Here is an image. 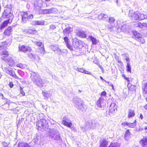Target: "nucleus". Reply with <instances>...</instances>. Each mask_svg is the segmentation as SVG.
Wrapping results in <instances>:
<instances>
[{"instance_id": "obj_55", "label": "nucleus", "mask_w": 147, "mask_h": 147, "mask_svg": "<svg viewBox=\"0 0 147 147\" xmlns=\"http://www.w3.org/2000/svg\"><path fill=\"white\" fill-rule=\"evenodd\" d=\"M125 60H126L127 62V63H129V59L128 57H126L125 58Z\"/></svg>"}, {"instance_id": "obj_15", "label": "nucleus", "mask_w": 147, "mask_h": 147, "mask_svg": "<svg viewBox=\"0 0 147 147\" xmlns=\"http://www.w3.org/2000/svg\"><path fill=\"white\" fill-rule=\"evenodd\" d=\"M19 48L20 51L23 52H25L27 51H30L31 50L30 47L24 45H22L21 47L19 46Z\"/></svg>"}, {"instance_id": "obj_18", "label": "nucleus", "mask_w": 147, "mask_h": 147, "mask_svg": "<svg viewBox=\"0 0 147 147\" xmlns=\"http://www.w3.org/2000/svg\"><path fill=\"white\" fill-rule=\"evenodd\" d=\"M11 42V40L10 39L9 40V42H8L7 40H6L4 42H3L2 43L1 45L0 46V50L6 48L7 45H10Z\"/></svg>"}, {"instance_id": "obj_5", "label": "nucleus", "mask_w": 147, "mask_h": 147, "mask_svg": "<svg viewBox=\"0 0 147 147\" xmlns=\"http://www.w3.org/2000/svg\"><path fill=\"white\" fill-rule=\"evenodd\" d=\"M73 103L75 107L78 109L82 111L84 110L83 102L81 99L77 98H74Z\"/></svg>"}, {"instance_id": "obj_53", "label": "nucleus", "mask_w": 147, "mask_h": 147, "mask_svg": "<svg viewBox=\"0 0 147 147\" xmlns=\"http://www.w3.org/2000/svg\"><path fill=\"white\" fill-rule=\"evenodd\" d=\"M106 94V92L105 91H104L101 92V95L102 96H105Z\"/></svg>"}, {"instance_id": "obj_3", "label": "nucleus", "mask_w": 147, "mask_h": 147, "mask_svg": "<svg viewBox=\"0 0 147 147\" xmlns=\"http://www.w3.org/2000/svg\"><path fill=\"white\" fill-rule=\"evenodd\" d=\"M49 136V138L53 140L60 141L61 140L60 133L55 128L50 129Z\"/></svg>"}, {"instance_id": "obj_35", "label": "nucleus", "mask_w": 147, "mask_h": 147, "mask_svg": "<svg viewBox=\"0 0 147 147\" xmlns=\"http://www.w3.org/2000/svg\"><path fill=\"white\" fill-rule=\"evenodd\" d=\"M77 70L78 71L81 73H84L85 74H90V72L84 70L82 68H78Z\"/></svg>"}, {"instance_id": "obj_23", "label": "nucleus", "mask_w": 147, "mask_h": 147, "mask_svg": "<svg viewBox=\"0 0 147 147\" xmlns=\"http://www.w3.org/2000/svg\"><path fill=\"white\" fill-rule=\"evenodd\" d=\"M31 24L33 25H44L45 22L44 21H32Z\"/></svg>"}, {"instance_id": "obj_64", "label": "nucleus", "mask_w": 147, "mask_h": 147, "mask_svg": "<svg viewBox=\"0 0 147 147\" xmlns=\"http://www.w3.org/2000/svg\"><path fill=\"white\" fill-rule=\"evenodd\" d=\"M5 147H8L7 146H5Z\"/></svg>"}, {"instance_id": "obj_57", "label": "nucleus", "mask_w": 147, "mask_h": 147, "mask_svg": "<svg viewBox=\"0 0 147 147\" xmlns=\"http://www.w3.org/2000/svg\"><path fill=\"white\" fill-rule=\"evenodd\" d=\"M144 108L146 109L147 110V104H146V105H145V106H144Z\"/></svg>"}, {"instance_id": "obj_58", "label": "nucleus", "mask_w": 147, "mask_h": 147, "mask_svg": "<svg viewBox=\"0 0 147 147\" xmlns=\"http://www.w3.org/2000/svg\"><path fill=\"white\" fill-rule=\"evenodd\" d=\"M100 78L102 80H104V79L103 78H102V77H101V76H100Z\"/></svg>"}, {"instance_id": "obj_43", "label": "nucleus", "mask_w": 147, "mask_h": 147, "mask_svg": "<svg viewBox=\"0 0 147 147\" xmlns=\"http://www.w3.org/2000/svg\"><path fill=\"white\" fill-rule=\"evenodd\" d=\"M138 41L142 44H143L145 42L144 39L141 37L138 39Z\"/></svg>"}, {"instance_id": "obj_37", "label": "nucleus", "mask_w": 147, "mask_h": 147, "mask_svg": "<svg viewBox=\"0 0 147 147\" xmlns=\"http://www.w3.org/2000/svg\"><path fill=\"white\" fill-rule=\"evenodd\" d=\"M120 144L119 143L114 142L112 143L109 146V147H119Z\"/></svg>"}, {"instance_id": "obj_63", "label": "nucleus", "mask_w": 147, "mask_h": 147, "mask_svg": "<svg viewBox=\"0 0 147 147\" xmlns=\"http://www.w3.org/2000/svg\"><path fill=\"white\" fill-rule=\"evenodd\" d=\"M118 1V0H116V3H117H117Z\"/></svg>"}, {"instance_id": "obj_36", "label": "nucleus", "mask_w": 147, "mask_h": 147, "mask_svg": "<svg viewBox=\"0 0 147 147\" xmlns=\"http://www.w3.org/2000/svg\"><path fill=\"white\" fill-rule=\"evenodd\" d=\"M96 124L94 121H91L90 122H89L88 127L94 129L96 127Z\"/></svg>"}, {"instance_id": "obj_51", "label": "nucleus", "mask_w": 147, "mask_h": 147, "mask_svg": "<svg viewBox=\"0 0 147 147\" xmlns=\"http://www.w3.org/2000/svg\"><path fill=\"white\" fill-rule=\"evenodd\" d=\"M28 56L29 57L31 58H32V57H37L38 58L39 57L38 56H37V55L36 56V55H32L31 53L29 54L28 55Z\"/></svg>"}, {"instance_id": "obj_25", "label": "nucleus", "mask_w": 147, "mask_h": 147, "mask_svg": "<svg viewBox=\"0 0 147 147\" xmlns=\"http://www.w3.org/2000/svg\"><path fill=\"white\" fill-rule=\"evenodd\" d=\"M12 20L9 19L5 21L1 24V27L0 28H5L7 26L8 24L11 22Z\"/></svg>"}, {"instance_id": "obj_8", "label": "nucleus", "mask_w": 147, "mask_h": 147, "mask_svg": "<svg viewBox=\"0 0 147 147\" xmlns=\"http://www.w3.org/2000/svg\"><path fill=\"white\" fill-rule=\"evenodd\" d=\"M8 58H7V60L5 61L7 62V64L10 67L14 66L15 64L18 62L19 60L15 57H9Z\"/></svg>"}, {"instance_id": "obj_39", "label": "nucleus", "mask_w": 147, "mask_h": 147, "mask_svg": "<svg viewBox=\"0 0 147 147\" xmlns=\"http://www.w3.org/2000/svg\"><path fill=\"white\" fill-rule=\"evenodd\" d=\"M136 120H135L132 123H129L128 124V127H129L131 128H134V127L136 125Z\"/></svg>"}, {"instance_id": "obj_47", "label": "nucleus", "mask_w": 147, "mask_h": 147, "mask_svg": "<svg viewBox=\"0 0 147 147\" xmlns=\"http://www.w3.org/2000/svg\"><path fill=\"white\" fill-rule=\"evenodd\" d=\"M21 147H31V146L27 143H24L22 144Z\"/></svg>"}, {"instance_id": "obj_24", "label": "nucleus", "mask_w": 147, "mask_h": 147, "mask_svg": "<svg viewBox=\"0 0 147 147\" xmlns=\"http://www.w3.org/2000/svg\"><path fill=\"white\" fill-rule=\"evenodd\" d=\"M24 33L27 34H34L36 33V31L35 30H33L31 29L27 28L24 31Z\"/></svg>"}, {"instance_id": "obj_44", "label": "nucleus", "mask_w": 147, "mask_h": 147, "mask_svg": "<svg viewBox=\"0 0 147 147\" xmlns=\"http://www.w3.org/2000/svg\"><path fill=\"white\" fill-rule=\"evenodd\" d=\"M58 47V46L57 45L53 46H52L51 48L54 51L56 52Z\"/></svg>"}, {"instance_id": "obj_34", "label": "nucleus", "mask_w": 147, "mask_h": 147, "mask_svg": "<svg viewBox=\"0 0 147 147\" xmlns=\"http://www.w3.org/2000/svg\"><path fill=\"white\" fill-rule=\"evenodd\" d=\"M132 32L134 35L135 36V37L139 39L142 36L141 34L139 33H138L136 31H133Z\"/></svg>"}, {"instance_id": "obj_38", "label": "nucleus", "mask_w": 147, "mask_h": 147, "mask_svg": "<svg viewBox=\"0 0 147 147\" xmlns=\"http://www.w3.org/2000/svg\"><path fill=\"white\" fill-rule=\"evenodd\" d=\"M49 14L53 13H56L58 12V10L57 9L52 8L50 9H49Z\"/></svg>"}, {"instance_id": "obj_46", "label": "nucleus", "mask_w": 147, "mask_h": 147, "mask_svg": "<svg viewBox=\"0 0 147 147\" xmlns=\"http://www.w3.org/2000/svg\"><path fill=\"white\" fill-rule=\"evenodd\" d=\"M130 133L129 132V130H127L125 132V137H127L129 136L130 135Z\"/></svg>"}, {"instance_id": "obj_7", "label": "nucleus", "mask_w": 147, "mask_h": 147, "mask_svg": "<svg viewBox=\"0 0 147 147\" xmlns=\"http://www.w3.org/2000/svg\"><path fill=\"white\" fill-rule=\"evenodd\" d=\"M36 126L38 127V129L40 130V129H47L49 127L48 122L44 119H42L38 120L36 123Z\"/></svg>"}, {"instance_id": "obj_21", "label": "nucleus", "mask_w": 147, "mask_h": 147, "mask_svg": "<svg viewBox=\"0 0 147 147\" xmlns=\"http://www.w3.org/2000/svg\"><path fill=\"white\" fill-rule=\"evenodd\" d=\"M76 33L78 36L81 38H85L86 37V34L83 31L80 30L77 31Z\"/></svg>"}, {"instance_id": "obj_19", "label": "nucleus", "mask_w": 147, "mask_h": 147, "mask_svg": "<svg viewBox=\"0 0 147 147\" xmlns=\"http://www.w3.org/2000/svg\"><path fill=\"white\" fill-rule=\"evenodd\" d=\"M42 4V1L40 0L36 1L34 3V9H39L41 7Z\"/></svg>"}, {"instance_id": "obj_27", "label": "nucleus", "mask_w": 147, "mask_h": 147, "mask_svg": "<svg viewBox=\"0 0 147 147\" xmlns=\"http://www.w3.org/2000/svg\"><path fill=\"white\" fill-rule=\"evenodd\" d=\"M135 115V113L134 110L129 109L128 112V117L130 118L134 117Z\"/></svg>"}, {"instance_id": "obj_33", "label": "nucleus", "mask_w": 147, "mask_h": 147, "mask_svg": "<svg viewBox=\"0 0 147 147\" xmlns=\"http://www.w3.org/2000/svg\"><path fill=\"white\" fill-rule=\"evenodd\" d=\"M108 17V16L107 15L103 13H101L98 16V18L99 20H104L105 19L107 18Z\"/></svg>"}, {"instance_id": "obj_14", "label": "nucleus", "mask_w": 147, "mask_h": 147, "mask_svg": "<svg viewBox=\"0 0 147 147\" xmlns=\"http://www.w3.org/2000/svg\"><path fill=\"white\" fill-rule=\"evenodd\" d=\"M117 106L114 103H111L109 108V112L110 113H113L115 112V110H117Z\"/></svg>"}, {"instance_id": "obj_4", "label": "nucleus", "mask_w": 147, "mask_h": 147, "mask_svg": "<svg viewBox=\"0 0 147 147\" xmlns=\"http://www.w3.org/2000/svg\"><path fill=\"white\" fill-rule=\"evenodd\" d=\"M128 15L129 17H131L132 19L135 20H142L147 17L146 15L141 13L138 11L135 12L133 13L132 11H129Z\"/></svg>"}, {"instance_id": "obj_17", "label": "nucleus", "mask_w": 147, "mask_h": 147, "mask_svg": "<svg viewBox=\"0 0 147 147\" xmlns=\"http://www.w3.org/2000/svg\"><path fill=\"white\" fill-rule=\"evenodd\" d=\"M72 45L74 49L78 48L79 45V40L75 38L72 39Z\"/></svg>"}, {"instance_id": "obj_28", "label": "nucleus", "mask_w": 147, "mask_h": 147, "mask_svg": "<svg viewBox=\"0 0 147 147\" xmlns=\"http://www.w3.org/2000/svg\"><path fill=\"white\" fill-rule=\"evenodd\" d=\"M108 142L105 139H103L100 141V147H107Z\"/></svg>"}, {"instance_id": "obj_31", "label": "nucleus", "mask_w": 147, "mask_h": 147, "mask_svg": "<svg viewBox=\"0 0 147 147\" xmlns=\"http://www.w3.org/2000/svg\"><path fill=\"white\" fill-rule=\"evenodd\" d=\"M62 123L64 125L69 127H70L72 125L71 123L67 122L64 120H62Z\"/></svg>"}, {"instance_id": "obj_49", "label": "nucleus", "mask_w": 147, "mask_h": 147, "mask_svg": "<svg viewBox=\"0 0 147 147\" xmlns=\"http://www.w3.org/2000/svg\"><path fill=\"white\" fill-rule=\"evenodd\" d=\"M56 52L57 53H58L59 54H60L62 52L61 51V49L59 48V47H58L56 51Z\"/></svg>"}, {"instance_id": "obj_60", "label": "nucleus", "mask_w": 147, "mask_h": 147, "mask_svg": "<svg viewBox=\"0 0 147 147\" xmlns=\"http://www.w3.org/2000/svg\"><path fill=\"white\" fill-rule=\"evenodd\" d=\"M1 73L0 72V78H1Z\"/></svg>"}, {"instance_id": "obj_42", "label": "nucleus", "mask_w": 147, "mask_h": 147, "mask_svg": "<svg viewBox=\"0 0 147 147\" xmlns=\"http://www.w3.org/2000/svg\"><path fill=\"white\" fill-rule=\"evenodd\" d=\"M42 14H49V9H45L43 10L42 12Z\"/></svg>"}, {"instance_id": "obj_13", "label": "nucleus", "mask_w": 147, "mask_h": 147, "mask_svg": "<svg viewBox=\"0 0 147 147\" xmlns=\"http://www.w3.org/2000/svg\"><path fill=\"white\" fill-rule=\"evenodd\" d=\"M42 93L43 96L46 98H48L49 97L52 96L54 94V91L52 89L49 90L47 92L42 91Z\"/></svg>"}, {"instance_id": "obj_61", "label": "nucleus", "mask_w": 147, "mask_h": 147, "mask_svg": "<svg viewBox=\"0 0 147 147\" xmlns=\"http://www.w3.org/2000/svg\"><path fill=\"white\" fill-rule=\"evenodd\" d=\"M17 24H16L15 25V26H14L15 27H16L17 26Z\"/></svg>"}, {"instance_id": "obj_52", "label": "nucleus", "mask_w": 147, "mask_h": 147, "mask_svg": "<svg viewBox=\"0 0 147 147\" xmlns=\"http://www.w3.org/2000/svg\"><path fill=\"white\" fill-rule=\"evenodd\" d=\"M144 90L145 93H147V83H146L144 86Z\"/></svg>"}, {"instance_id": "obj_45", "label": "nucleus", "mask_w": 147, "mask_h": 147, "mask_svg": "<svg viewBox=\"0 0 147 147\" xmlns=\"http://www.w3.org/2000/svg\"><path fill=\"white\" fill-rule=\"evenodd\" d=\"M104 81L106 83H107L109 86H111L113 90H114V87L113 84L111 82L108 81H106V80H104Z\"/></svg>"}, {"instance_id": "obj_29", "label": "nucleus", "mask_w": 147, "mask_h": 147, "mask_svg": "<svg viewBox=\"0 0 147 147\" xmlns=\"http://www.w3.org/2000/svg\"><path fill=\"white\" fill-rule=\"evenodd\" d=\"M72 31V28H65L63 30V32L65 35H67L71 33Z\"/></svg>"}, {"instance_id": "obj_16", "label": "nucleus", "mask_w": 147, "mask_h": 147, "mask_svg": "<svg viewBox=\"0 0 147 147\" xmlns=\"http://www.w3.org/2000/svg\"><path fill=\"white\" fill-rule=\"evenodd\" d=\"M64 40L67 47L71 51H74V49H73V47L69 44V40L68 38L66 36L64 38Z\"/></svg>"}, {"instance_id": "obj_56", "label": "nucleus", "mask_w": 147, "mask_h": 147, "mask_svg": "<svg viewBox=\"0 0 147 147\" xmlns=\"http://www.w3.org/2000/svg\"><path fill=\"white\" fill-rule=\"evenodd\" d=\"M139 118H140L141 120H142L143 118V116L141 113L140 114Z\"/></svg>"}, {"instance_id": "obj_20", "label": "nucleus", "mask_w": 147, "mask_h": 147, "mask_svg": "<svg viewBox=\"0 0 147 147\" xmlns=\"http://www.w3.org/2000/svg\"><path fill=\"white\" fill-rule=\"evenodd\" d=\"M115 21V19L113 17H110L108 19V22L110 25V26L109 28H116L117 27L114 24V23Z\"/></svg>"}, {"instance_id": "obj_11", "label": "nucleus", "mask_w": 147, "mask_h": 147, "mask_svg": "<svg viewBox=\"0 0 147 147\" xmlns=\"http://www.w3.org/2000/svg\"><path fill=\"white\" fill-rule=\"evenodd\" d=\"M96 105L98 107L100 108L105 105V100L101 96L99 98L97 102Z\"/></svg>"}, {"instance_id": "obj_9", "label": "nucleus", "mask_w": 147, "mask_h": 147, "mask_svg": "<svg viewBox=\"0 0 147 147\" xmlns=\"http://www.w3.org/2000/svg\"><path fill=\"white\" fill-rule=\"evenodd\" d=\"M21 16L22 22L24 23H26L28 20L31 19L33 18V16L32 14L28 16L27 13L26 12H22L21 13Z\"/></svg>"}, {"instance_id": "obj_22", "label": "nucleus", "mask_w": 147, "mask_h": 147, "mask_svg": "<svg viewBox=\"0 0 147 147\" xmlns=\"http://www.w3.org/2000/svg\"><path fill=\"white\" fill-rule=\"evenodd\" d=\"M9 55L8 52L5 50H4L2 55V59L5 61H6L7 60V56Z\"/></svg>"}, {"instance_id": "obj_50", "label": "nucleus", "mask_w": 147, "mask_h": 147, "mask_svg": "<svg viewBox=\"0 0 147 147\" xmlns=\"http://www.w3.org/2000/svg\"><path fill=\"white\" fill-rule=\"evenodd\" d=\"M128 123L127 122H124L121 123V124L122 125H123L124 126H128Z\"/></svg>"}, {"instance_id": "obj_2", "label": "nucleus", "mask_w": 147, "mask_h": 147, "mask_svg": "<svg viewBox=\"0 0 147 147\" xmlns=\"http://www.w3.org/2000/svg\"><path fill=\"white\" fill-rule=\"evenodd\" d=\"M31 78L33 82L40 88L46 86L47 81L42 80L37 73L32 72L31 73Z\"/></svg>"}, {"instance_id": "obj_1", "label": "nucleus", "mask_w": 147, "mask_h": 147, "mask_svg": "<svg viewBox=\"0 0 147 147\" xmlns=\"http://www.w3.org/2000/svg\"><path fill=\"white\" fill-rule=\"evenodd\" d=\"M119 28H127V27H134V28H143L142 27H146L147 28V24L145 23L142 24L138 21H134L129 23L128 21H125L120 23L118 22Z\"/></svg>"}, {"instance_id": "obj_10", "label": "nucleus", "mask_w": 147, "mask_h": 147, "mask_svg": "<svg viewBox=\"0 0 147 147\" xmlns=\"http://www.w3.org/2000/svg\"><path fill=\"white\" fill-rule=\"evenodd\" d=\"M3 69L6 73L9 74L12 77L16 79L18 78V76L15 74L14 71L11 68L6 67H3Z\"/></svg>"}, {"instance_id": "obj_32", "label": "nucleus", "mask_w": 147, "mask_h": 147, "mask_svg": "<svg viewBox=\"0 0 147 147\" xmlns=\"http://www.w3.org/2000/svg\"><path fill=\"white\" fill-rule=\"evenodd\" d=\"M12 31L11 28H7L4 31V33L5 35L9 36L11 33Z\"/></svg>"}, {"instance_id": "obj_62", "label": "nucleus", "mask_w": 147, "mask_h": 147, "mask_svg": "<svg viewBox=\"0 0 147 147\" xmlns=\"http://www.w3.org/2000/svg\"><path fill=\"white\" fill-rule=\"evenodd\" d=\"M124 78H125V79H126V80H127V78H126V77H124Z\"/></svg>"}, {"instance_id": "obj_59", "label": "nucleus", "mask_w": 147, "mask_h": 147, "mask_svg": "<svg viewBox=\"0 0 147 147\" xmlns=\"http://www.w3.org/2000/svg\"><path fill=\"white\" fill-rule=\"evenodd\" d=\"M145 130H146L147 129V127H146L145 128Z\"/></svg>"}, {"instance_id": "obj_26", "label": "nucleus", "mask_w": 147, "mask_h": 147, "mask_svg": "<svg viewBox=\"0 0 147 147\" xmlns=\"http://www.w3.org/2000/svg\"><path fill=\"white\" fill-rule=\"evenodd\" d=\"M140 143L143 147H145V146L147 145V137L144 138L141 140Z\"/></svg>"}, {"instance_id": "obj_48", "label": "nucleus", "mask_w": 147, "mask_h": 147, "mask_svg": "<svg viewBox=\"0 0 147 147\" xmlns=\"http://www.w3.org/2000/svg\"><path fill=\"white\" fill-rule=\"evenodd\" d=\"M20 89L21 93L22 95L23 96L25 95V93L23 90V88L21 86H20Z\"/></svg>"}, {"instance_id": "obj_40", "label": "nucleus", "mask_w": 147, "mask_h": 147, "mask_svg": "<svg viewBox=\"0 0 147 147\" xmlns=\"http://www.w3.org/2000/svg\"><path fill=\"white\" fill-rule=\"evenodd\" d=\"M17 66L22 69H23L26 66L25 64H22L21 63H18L17 64Z\"/></svg>"}, {"instance_id": "obj_12", "label": "nucleus", "mask_w": 147, "mask_h": 147, "mask_svg": "<svg viewBox=\"0 0 147 147\" xmlns=\"http://www.w3.org/2000/svg\"><path fill=\"white\" fill-rule=\"evenodd\" d=\"M34 43L39 47V49L40 53L44 54L45 53V51L43 44L40 42L36 41L34 42Z\"/></svg>"}, {"instance_id": "obj_6", "label": "nucleus", "mask_w": 147, "mask_h": 147, "mask_svg": "<svg viewBox=\"0 0 147 147\" xmlns=\"http://www.w3.org/2000/svg\"><path fill=\"white\" fill-rule=\"evenodd\" d=\"M12 8L11 6L9 5L8 7H7L4 10L2 13V17L4 18H9L10 20L13 18L12 13H11Z\"/></svg>"}, {"instance_id": "obj_41", "label": "nucleus", "mask_w": 147, "mask_h": 147, "mask_svg": "<svg viewBox=\"0 0 147 147\" xmlns=\"http://www.w3.org/2000/svg\"><path fill=\"white\" fill-rule=\"evenodd\" d=\"M126 68L127 71L128 72H129L130 73H131V68L130 67V63H127V66Z\"/></svg>"}, {"instance_id": "obj_30", "label": "nucleus", "mask_w": 147, "mask_h": 147, "mask_svg": "<svg viewBox=\"0 0 147 147\" xmlns=\"http://www.w3.org/2000/svg\"><path fill=\"white\" fill-rule=\"evenodd\" d=\"M87 39H90L92 42V44L94 45H96L98 42L97 40H96V38L92 37L91 36H89L88 38H87Z\"/></svg>"}, {"instance_id": "obj_54", "label": "nucleus", "mask_w": 147, "mask_h": 147, "mask_svg": "<svg viewBox=\"0 0 147 147\" xmlns=\"http://www.w3.org/2000/svg\"><path fill=\"white\" fill-rule=\"evenodd\" d=\"M9 86L11 88H12L13 86V84L12 82H10Z\"/></svg>"}]
</instances>
